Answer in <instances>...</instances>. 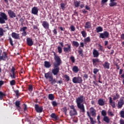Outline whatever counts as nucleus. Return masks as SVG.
<instances>
[{
	"label": "nucleus",
	"mask_w": 124,
	"mask_h": 124,
	"mask_svg": "<svg viewBox=\"0 0 124 124\" xmlns=\"http://www.w3.org/2000/svg\"><path fill=\"white\" fill-rule=\"evenodd\" d=\"M52 53H53L54 60L55 62L53 63L54 69L52 70V73L56 76L58 75L60 72V65L62 64V59L55 52L53 51Z\"/></svg>",
	"instance_id": "obj_1"
},
{
	"label": "nucleus",
	"mask_w": 124,
	"mask_h": 124,
	"mask_svg": "<svg viewBox=\"0 0 124 124\" xmlns=\"http://www.w3.org/2000/svg\"><path fill=\"white\" fill-rule=\"evenodd\" d=\"M85 99H86V98L84 95H80L76 99V103L78 108L79 109L80 112L83 113V114H85V112H86L85 106L84 105V104H82L83 102L85 101Z\"/></svg>",
	"instance_id": "obj_2"
},
{
	"label": "nucleus",
	"mask_w": 124,
	"mask_h": 124,
	"mask_svg": "<svg viewBox=\"0 0 124 124\" xmlns=\"http://www.w3.org/2000/svg\"><path fill=\"white\" fill-rule=\"evenodd\" d=\"M45 77L47 79H48V81L50 82L52 85H54L57 83V84H62V80H60L58 81H57L56 79L54 78V77L52 74H50V72L46 73L45 74Z\"/></svg>",
	"instance_id": "obj_3"
},
{
	"label": "nucleus",
	"mask_w": 124,
	"mask_h": 124,
	"mask_svg": "<svg viewBox=\"0 0 124 124\" xmlns=\"http://www.w3.org/2000/svg\"><path fill=\"white\" fill-rule=\"evenodd\" d=\"M8 18L7 15L4 13H0V24H5V21H7Z\"/></svg>",
	"instance_id": "obj_4"
},
{
	"label": "nucleus",
	"mask_w": 124,
	"mask_h": 124,
	"mask_svg": "<svg viewBox=\"0 0 124 124\" xmlns=\"http://www.w3.org/2000/svg\"><path fill=\"white\" fill-rule=\"evenodd\" d=\"M72 81L74 84H82L83 79L81 77H75L73 78Z\"/></svg>",
	"instance_id": "obj_5"
},
{
	"label": "nucleus",
	"mask_w": 124,
	"mask_h": 124,
	"mask_svg": "<svg viewBox=\"0 0 124 124\" xmlns=\"http://www.w3.org/2000/svg\"><path fill=\"white\" fill-rule=\"evenodd\" d=\"M124 105V97L122 96L121 97L120 99H119V101L117 103V107L118 109H121L123 108V106Z\"/></svg>",
	"instance_id": "obj_6"
},
{
	"label": "nucleus",
	"mask_w": 124,
	"mask_h": 124,
	"mask_svg": "<svg viewBox=\"0 0 124 124\" xmlns=\"http://www.w3.org/2000/svg\"><path fill=\"white\" fill-rule=\"evenodd\" d=\"M65 47H63V50L65 53H69L71 52V44H67L65 45Z\"/></svg>",
	"instance_id": "obj_7"
},
{
	"label": "nucleus",
	"mask_w": 124,
	"mask_h": 124,
	"mask_svg": "<svg viewBox=\"0 0 124 124\" xmlns=\"http://www.w3.org/2000/svg\"><path fill=\"white\" fill-rule=\"evenodd\" d=\"M109 33L107 31H105L103 33H100L99 38H102L104 39L105 38H108L109 37Z\"/></svg>",
	"instance_id": "obj_8"
},
{
	"label": "nucleus",
	"mask_w": 124,
	"mask_h": 124,
	"mask_svg": "<svg viewBox=\"0 0 124 124\" xmlns=\"http://www.w3.org/2000/svg\"><path fill=\"white\" fill-rule=\"evenodd\" d=\"M34 108L37 113H42L43 111V107H40L39 105H38V104H35L34 106Z\"/></svg>",
	"instance_id": "obj_9"
},
{
	"label": "nucleus",
	"mask_w": 124,
	"mask_h": 124,
	"mask_svg": "<svg viewBox=\"0 0 124 124\" xmlns=\"http://www.w3.org/2000/svg\"><path fill=\"white\" fill-rule=\"evenodd\" d=\"M7 12L10 18H11L12 19L13 18H16V14L13 11L8 10Z\"/></svg>",
	"instance_id": "obj_10"
},
{
	"label": "nucleus",
	"mask_w": 124,
	"mask_h": 124,
	"mask_svg": "<svg viewBox=\"0 0 124 124\" xmlns=\"http://www.w3.org/2000/svg\"><path fill=\"white\" fill-rule=\"evenodd\" d=\"M15 67H12V69L11 70V72L12 74H10V77L12 79H15L16 78V73H15Z\"/></svg>",
	"instance_id": "obj_11"
},
{
	"label": "nucleus",
	"mask_w": 124,
	"mask_h": 124,
	"mask_svg": "<svg viewBox=\"0 0 124 124\" xmlns=\"http://www.w3.org/2000/svg\"><path fill=\"white\" fill-rule=\"evenodd\" d=\"M42 25L45 30H49L50 29V24L47 21H43Z\"/></svg>",
	"instance_id": "obj_12"
},
{
	"label": "nucleus",
	"mask_w": 124,
	"mask_h": 124,
	"mask_svg": "<svg viewBox=\"0 0 124 124\" xmlns=\"http://www.w3.org/2000/svg\"><path fill=\"white\" fill-rule=\"evenodd\" d=\"M6 59H8L7 53L6 52H3L2 56H0V61H6Z\"/></svg>",
	"instance_id": "obj_13"
},
{
	"label": "nucleus",
	"mask_w": 124,
	"mask_h": 124,
	"mask_svg": "<svg viewBox=\"0 0 124 124\" xmlns=\"http://www.w3.org/2000/svg\"><path fill=\"white\" fill-rule=\"evenodd\" d=\"M108 99L109 102L111 107H112V108H116V103L115 102V101H113V99H112V97H109Z\"/></svg>",
	"instance_id": "obj_14"
},
{
	"label": "nucleus",
	"mask_w": 124,
	"mask_h": 124,
	"mask_svg": "<svg viewBox=\"0 0 124 124\" xmlns=\"http://www.w3.org/2000/svg\"><path fill=\"white\" fill-rule=\"evenodd\" d=\"M90 112L92 114V117H95L96 116V110L93 107H91L90 108Z\"/></svg>",
	"instance_id": "obj_15"
},
{
	"label": "nucleus",
	"mask_w": 124,
	"mask_h": 124,
	"mask_svg": "<svg viewBox=\"0 0 124 124\" xmlns=\"http://www.w3.org/2000/svg\"><path fill=\"white\" fill-rule=\"evenodd\" d=\"M69 115L71 117H73V116H77L78 115V112L76 109L70 110L69 111Z\"/></svg>",
	"instance_id": "obj_16"
},
{
	"label": "nucleus",
	"mask_w": 124,
	"mask_h": 124,
	"mask_svg": "<svg viewBox=\"0 0 124 124\" xmlns=\"http://www.w3.org/2000/svg\"><path fill=\"white\" fill-rule=\"evenodd\" d=\"M92 62L93 66H96V65H97V63L101 62V61L99 60L98 58L93 59L92 60Z\"/></svg>",
	"instance_id": "obj_17"
},
{
	"label": "nucleus",
	"mask_w": 124,
	"mask_h": 124,
	"mask_svg": "<svg viewBox=\"0 0 124 124\" xmlns=\"http://www.w3.org/2000/svg\"><path fill=\"white\" fill-rule=\"evenodd\" d=\"M11 36L14 39H20V35L15 32H12Z\"/></svg>",
	"instance_id": "obj_18"
},
{
	"label": "nucleus",
	"mask_w": 124,
	"mask_h": 124,
	"mask_svg": "<svg viewBox=\"0 0 124 124\" xmlns=\"http://www.w3.org/2000/svg\"><path fill=\"white\" fill-rule=\"evenodd\" d=\"M31 13L34 15H37L38 14V8L37 7H33L31 9Z\"/></svg>",
	"instance_id": "obj_19"
},
{
	"label": "nucleus",
	"mask_w": 124,
	"mask_h": 124,
	"mask_svg": "<svg viewBox=\"0 0 124 124\" xmlns=\"http://www.w3.org/2000/svg\"><path fill=\"white\" fill-rule=\"evenodd\" d=\"M27 43L28 46H32L33 45V41H32V39L31 38H27Z\"/></svg>",
	"instance_id": "obj_20"
},
{
	"label": "nucleus",
	"mask_w": 124,
	"mask_h": 124,
	"mask_svg": "<svg viewBox=\"0 0 124 124\" xmlns=\"http://www.w3.org/2000/svg\"><path fill=\"white\" fill-rule=\"evenodd\" d=\"M87 114L89 118L90 119V124H95L96 122L93 120V118L91 116V115L90 114V112L89 111L87 112Z\"/></svg>",
	"instance_id": "obj_21"
},
{
	"label": "nucleus",
	"mask_w": 124,
	"mask_h": 124,
	"mask_svg": "<svg viewBox=\"0 0 124 124\" xmlns=\"http://www.w3.org/2000/svg\"><path fill=\"white\" fill-rule=\"evenodd\" d=\"M93 58H98L99 57V52L95 49L93 50Z\"/></svg>",
	"instance_id": "obj_22"
},
{
	"label": "nucleus",
	"mask_w": 124,
	"mask_h": 124,
	"mask_svg": "<svg viewBox=\"0 0 124 124\" xmlns=\"http://www.w3.org/2000/svg\"><path fill=\"white\" fill-rule=\"evenodd\" d=\"M85 29H91L92 28V23L90 21H87L84 26Z\"/></svg>",
	"instance_id": "obj_23"
},
{
	"label": "nucleus",
	"mask_w": 124,
	"mask_h": 124,
	"mask_svg": "<svg viewBox=\"0 0 124 124\" xmlns=\"http://www.w3.org/2000/svg\"><path fill=\"white\" fill-rule=\"evenodd\" d=\"M98 103L100 106H104L105 104V101H104L103 99H99L98 100Z\"/></svg>",
	"instance_id": "obj_24"
},
{
	"label": "nucleus",
	"mask_w": 124,
	"mask_h": 124,
	"mask_svg": "<svg viewBox=\"0 0 124 124\" xmlns=\"http://www.w3.org/2000/svg\"><path fill=\"white\" fill-rule=\"evenodd\" d=\"M44 66H45V67H46V68H50V67L51 66L50 62L45 61L44 62Z\"/></svg>",
	"instance_id": "obj_25"
},
{
	"label": "nucleus",
	"mask_w": 124,
	"mask_h": 124,
	"mask_svg": "<svg viewBox=\"0 0 124 124\" xmlns=\"http://www.w3.org/2000/svg\"><path fill=\"white\" fill-rule=\"evenodd\" d=\"M15 105L16 106V108H17L18 110H20V109H21V107L20 106V105H21V102H20V101H16Z\"/></svg>",
	"instance_id": "obj_26"
},
{
	"label": "nucleus",
	"mask_w": 124,
	"mask_h": 124,
	"mask_svg": "<svg viewBox=\"0 0 124 124\" xmlns=\"http://www.w3.org/2000/svg\"><path fill=\"white\" fill-rule=\"evenodd\" d=\"M103 66L107 69L110 68V63L107 62H105L104 64H103Z\"/></svg>",
	"instance_id": "obj_27"
},
{
	"label": "nucleus",
	"mask_w": 124,
	"mask_h": 124,
	"mask_svg": "<svg viewBox=\"0 0 124 124\" xmlns=\"http://www.w3.org/2000/svg\"><path fill=\"white\" fill-rule=\"evenodd\" d=\"M72 71L73 72H75V73H78V72H79V68L76 65L74 66L72 68Z\"/></svg>",
	"instance_id": "obj_28"
},
{
	"label": "nucleus",
	"mask_w": 124,
	"mask_h": 124,
	"mask_svg": "<svg viewBox=\"0 0 124 124\" xmlns=\"http://www.w3.org/2000/svg\"><path fill=\"white\" fill-rule=\"evenodd\" d=\"M113 100H118L120 98V94L118 93H116L115 95L112 96Z\"/></svg>",
	"instance_id": "obj_29"
},
{
	"label": "nucleus",
	"mask_w": 124,
	"mask_h": 124,
	"mask_svg": "<svg viewBox=\"0 0 124 124\" xmlns=\"http://www.w3.org/2000/svg\"><path fill=\"white\" fill-rule=\"evenodd\" d=\"M110 3H109V5L111 7H113V6H115V5H117V2H114L115 0H110Z\"/></svg>",
	"instance_id": "obj_30"
},
{
	"label": "nucleus",
	"mask_w": 124,
	"mask_h": 124,
	"mask_svg": "<svg viewBox=\"0 0 124 124\" xmlns=\"http://www.w3.org/2000/svg\"><path fill=\"white\" fill-rule=\"evenodd\" d=\"M103 121H105L106 124H109L110 123V118L108 116H105L103 118Z\"/></svg>",
	"instance_id": "obj_31"
},
{
	"label": "nucleus",
	"mask_w": 124,
	"mask_h": 124,
	"mask_svg": "<svg viewBox=\"0 0 124 124\" xmlns=\"http://www.w3.org/2000/svg\"><path fill=\"white\" fill-rule=\"evenodd\" d=\"M96 31L98 33V32H101V31H103V28L101 26H98L96 28Z\"/></svg>",
	"instance_id": "obj_32"
},
{
	"label": "nucleus",
	"mask_w": 124,
	"mask_h": 124,
	"mask_svg": "<svg viewBox=\"0 0 124 124\" xmlns=\"http://www.w3.org/2000/svg\"><path fill=\"white\" fill-rule=\"evenodd\" d=\"M50 117H51L52 119H54L56 121H58V120H59L58 116L54 113H51Z\"/></svg>",
	"instance_id": "obj_33"
},
{
	"label": "nucleus",
	"mask_w": 124,
	"mask_h": 124,
	"mask_svg": "<svg viewBox=\"0 0 124 124\" xmlns=\"http://www.w3.org/2000/svg\"><path fill=\"white\" fill-rule=\"evenodd\" d=\"M48 98L49 100L53 101L55 99V96L54 95V94L50 93L48 94Z\"/></svg>",
	"instance_id": "obj_34"
},
{
	"label": "nucleus",
	"mask_w": 124,
	"mask_h": 124,
	"mask_svg": "<svg viewBox=\"0 0 124 124\" xmlns=\"http://www.w3.org/2000/svg\"><path fill=\"white\" fill-rule=\"evenodd\" d=\"M73 46H74L75 47H76L77 48L79 47V43L77 41H73L72 43Z\"/></svg>",
	"instance_id": "obj_35"
},
{
	"label": "nucleus",
	"mask_w": 124,
	"mask_h": 124,
	"mask_svg": "<svg viewBox=\"0 0 124 124\" xmlns=\"http://www.w3.org/2000/svg\"><path fill=\"white\" fill-rule=\"evenodd\" d=\"M6 94L0 91V100H2L3 97L6 96Z\"/></svg>",
	"instance_id": "obj_36"
},
{
	"label": "nucleus",
	"mask_w": 124,
	"mask_h": 124,
	"mask_svg": "<svg viewBox=\"0 0 124 124\" xmlns=\"http://www.w3.org/2000/svg\"><path fill=\"white\" fill-rule=\"evenodd\" d=\"M80 3H81V2L80 1H74V4L75 7H79V6H80Z\"/></svg>",
	"instance_id": "obj_37"
},
{
	"label": "nucleus",
	"mask_w": 124,
	"mask_h": 124,
	"mask_svg": "<svg viewBox=\"0 0 124 124\" xmlns=\"http://www.w3.org/2000/svg\"><path fill=\"white\" fill-rule=\"evenodd\" d=\"M61 7L63 11L65 10V6L66 4L64 3H61Z\"/></svg>",
	"instance_id": "obj_38"
},
{
	"label": "nucleus",
	"mask_w": 124,
	"mask_h": 124,
	"mask_svg": "<svg viewBox=\"0 0 124 124\" xmlns=\"http://www.w3.org/2000/svg\"><path fill=\"white\" fill-rule=\"evenodd\" d=\"M88 42H91V38L90 37H87L86 38L84 39V44H87Z\"/></svg>",
	"instance_id": "obj_39"
},
{
	"label": "nucleus",
	"mask_w": 124,
	"mask_h": 124,
	"mask_svg": "<svg viewBox=\"0 0 124 124\" xmlns=\"http://www.w3.org/2000/svg\"><path fill=\"white\" fill-rule=\"evenodd\" d=\"M4 35L3 29L0 27V37L3 36Z\"/></svg>",
	"instance_id": "obj_40"
},
{
	"label": "nucleus",
	"mask_w": 124,
	"mask_h": 124,
	"mask_svg": "<svg viewBox=\"0 0 124 124\" xmlns=\"http://www.w3.org/2000/svg\"><path fill=\"white\" fill-rule=\"evenodd\" d=\"M101 114H102V116H103V117H106L107 115V112H106V110H103L101 111Z\"/></svg>",
	"instance_id": "obj_41"
},
{
	"label": "nucleus",
	"mask_w": 124,
	"mask_h": 124,
	"mask_svg": "<svg viewBox=\"0 0 124 124\" xmlns=\"http://www.w3.org/2000/svg\"><path fill=\"white\" fill-rule=\"evenodd\" d=\"M10 84L11 86H15V85L16 84V81H15V80L13 79L10 81Z\"/></svg>",
	"instance_id": "obj_42"
},
{
	"label": "nucleus",
	"mask_w": 124,
	"mask_h": 124,
	"mask_svg": "<svg viewBox=\"0 0 124 124\" xmlns=\"http://www.w3.org/2000/svg\"><path fill=\"white\" fill-rule=\"evenodd\" d=\"M51 104L53 107H56L58 106V103H57V101H52L51 103Z\"/></svg>",
	"instance_id": "obj_43"
},
{
	"label": "nucleus",
	"mask_w": 124,
	"mask_h": 124,
	"mask_svg": "<svg viewBox=\"0 0 124 124\" xmlns=\"http://www.w3.org/2000/svg\"><path fill=\"white\" fill-rule=\"evenodd\" d=\"M9 40L10 41V43L11 46H14V44H13V40H12V38L11 37H9Z\"/></svg>",
	"instance_id": "obj_44"
},
{
	"label": "nucleus",
	"mask_w": 124,
	"mask_h": 124,
	"mask_svg": "<svg viewBox=\"0 0 124 124\" xmlns=\"http://www.w3.org/2000/svg\"><path fill=\"white\" fill-rule=\"evenodd\" d=\"M57 49H58V53L59 54H62V47L58 46Z\"/></svg>",
	"instance_id": "obj_45"
},
{
	"label": "nucleus",
	"mask_w": 124,
	"mask_h": 124,
	"mask_svg": "<svg viewBox=\"0 0 124 124\" xmlns=\"http://www.w3.org/2000/svg\"><path fill=\"white\" fill-rule=\"evenodd\" d=\"M28 90L30 93H31L32 92V90H33V88L32 87V85H29L28 87Z\"/></svg>",
	"instance_id": "obj_46"
},
{
	"label": "nucleus",
	"mask_w": 124,
	"mask_h": 124,
	"mask_svg": "<svg viewBox=\"0 0 124 124\" xmlns=\"http://www.w3.org/2000/svg\"><path fill=\"white\" fill-rule=\"evenodd\" d=\"M28 29V27H23L22 28H21L20 30V31H27V29Z\"/></svg>",
	"instance_id": "obj_47"
},
{
	"label": "nucleus",
	"mask_w": 124,
	"mask_h": 124,
	"mask_svg": "<svg viewBox=\"0 0 124 124\" xmlns=\"http://www.w3.org/2000/svg\"><path fill=\"white\" fill-rule=\"evenodd\" d=\"M108 116H114V113L112 112V110L111 109H108Z\"/></svg>",
	"instance_id": "obj_48"
},
{
	"label": "nucleus",
	"mask_w": 124,
	"mask_h": 124,
	"mask_svg": "<svg viewBox=\"0 0 124 124\" xmlns=\"http://www.w3.org/2000/svg\"><path fill=\"white\" fill-rule=\"evenodd\" d=\"M64 78L66 79L67 82L70 81V78L67 75H64Z\"/></svg>",
	"instance_id": "obj_49"
},
{
	"label": "nucleus",
	"mask_w": 124,
	"mask_h": 124,
	"mask_svg": "<svg viewBox=\"0 0 124 124\" xmlns=\"http://www.w3.org/2000/svg\"><path fill=\"white\" fill-rule=\"evenodd\" d=\"M81 34L83 37H86V36H87V32H86V31H81Z\"/></svg>",
	"instance_id": "obj_50"
},
{
	"label": "nucleus",
	"mask_w": 124,
	"mask_h": 124,
	"mask_svg": "<svg viewBox=\"0 0 124 124\" xmlns=\"http://www.w3.org/2000/svg\"><path fill=\"white\" fill-rule=\"evenodd\" d=\"M62 110H63V112L65 113V115H66L67 113V108H66V107H65L62 108Z\"/></svg>",
	"instance_id": "obj_51"
},
{
	"label": "nucleus",
	"mask_w": 124,
	"mask_h": 124,
	"mask_svg": "<svg viewBox=\"0 0 124 124\" xmlns=\"http://www.w3.org/2000/svg\"><path fill=\"white\" fill-rule=\"evenodd\" d=\"M15 93L16 96H17V97L20 96V93L19 92V90H16L15 91Z\"/></svg>",
	"instance_id": "obj_52"
},
{
	"label": "nucleus",
	"mask_w": 124,
	"mask_h": 124,
	"mask_svg": "<svg viewBox=\"0 0 124 124\" xmlns=\"http://www.w3.org/2000/svg\"><path fill=\"white\" fill-rule=\"evenodd\" d=\"M70 59L71 62H73V63L75 62V58L74 57V56H71Z\"/></svg>",
	"instance_id": "obj_53"
},
{
	"label": "nucleus",
	"mask_w": 124,
	"mask_h": 124,
	"mask_svg": "<svg viewBox=\"0 0 124 124\" xmlns=\"http://www.w3.org/2000/svg\"><path fill=\"white\" fill-rule=\"evenodd\" d=\"M120 116L121 118L124 119V110H121L120 111Z\"/></svg>",
	"instance_id": "obj_54"
},
{
	"label": "nucleus",
	"mask_w": 124,
	"mask_h": 124,
	"mask_svg": "<svg viewBox=\"0 0 124 124\" xmlns=\"http://www.w3.org/2000/svg\"><path fill=\"white\" fill-rule=\"evenodd\" d=\"M52 32L53 33V34L57 35L58 34V31H57V29H54L52 31Z\"/></svg>",
	"instance_id": "obj_55"
},
{
	"label": "nucleus",
	"mask_w": 124,
	"mask_h": 124,
	"mask_svg": "<svg viewBox=\"0 0 124 124\" xmlns=\"http://www.w3.org/2000/svg\"><path fill=\"white\" fill-rule=\"evenodd\" d=\"M78 52L79 55H80L82 57V56H83V49H82V48H80V50H79Z\"/></svg>",
	"instance_id": "obj_56"
},
{
	"label": "nucleus",
	"mask_w": 124,
	"mask_h": 124,
	"mask_svg": "<svg viewBox=\"0 0 124 124\" xmlns=\"http://www.w3.org/2000/svg\"><path fill=\"white\" fill-rule=\"evenodd\" d=\"M70 29H71V31H75V27L74 26L72 25L70 26Z\"/></svg>",
	"instance_id": "obj_57"
},
{
	"label": "nucleus",
	"mask_w": 124,
	"mask_h": 124,
	"mask_svg": "<svg viewBox=\"0 0 124 124\" xmlns=\"http://www.w3.org/2000/svg\"><path fill=\"white\" fill-rule=\"evenodd\" d=\"M99 71V70H98V69L97 68H94L93 69V73L94 74H96V73H97V72H98Z\"/></svg>",
	"instance_id": "obj_58"
},
{
	"label": "nucleus",
	"mask_w": 124,
	"mask_h": 124,
	"mask_svg": "<svg viewBox=\"0 0 124 124\" xmlns=\"http://www.w3.org/2000/svg\"><path fill=\"white\" fill-rule=\"evenodd\" d=\"M80 46H79V49H80V48H81V47L82 48H84V46H85V44L83 42L80 43Z\"/></svg>",
	"instance_id": "obj_59"
},
{
	"label": "nucleus",
	"mask_w": 124,
	"mask_h": 124,
	"mask_svg": "<svg viewBox=\"0 0 124 124\" xmlns=\"http://www.w3.org/2000/svg\"><path fill=\"white\" fill-rule=\"evenodd\" d=\"M88 78H89V76H88V74H85L83 76L84 80H86V79H88Z\"/></svg>",
	"instance_id": "obj_60"
},
{
	"label": "nucleus",
	"mask_w": 124,
	"mask_h": 124,
	"mask_svg": "<svg viewBox=\"0 0 124 124\" xmlns=\"http://www.w3.org/2000/svg\"><path fill=\"white\" fill-rule=\"evenodd\" d=\"M22 36H27V34H28V33H27V31H23L22 33H21Z\"/></svg>",
	"instance_id": "obj_61"
},
{
	"label": "nucleus",
	"mask_w": 124,
	"mask_h": 124,
	"mask_svg": "<svg viewBox=\"0 0 124 124\" xmlns=\"http://www.w3.org/2000/svg\"><path fill=\"white\" fill-rule=\"evenodd\" d=\"M19 22H20L21 23H24V22H25V18H24V17H21V18L19 19Z\"/></svg>",
	"instance_id": "obj_62"
},
{
	"label": "nucleus",
	"mask_w": 124,
	"mask_h": 124,
	"mask_svg": "<svg viewBox=\"0 0 124 124\" xmlns=\"http://www.w3.org/2000/svg\"><path fill=\"white\" fill-rule=\"evenodd\" d=\"M120 124H124V119L120 120Z\"/></svg>",
	"instance_id": "obj_63"
},
{
	"label": "nucleus",
	"mask_w": 124,
	"mask_h": 124,
	"mask_svg": "<svg viewBox=\"0 0 124 124\" xmlns=\"http://www.w3.org/2000/svg\"><path fill=\"white\" fill-rule=\"evenodd\" d=\"M121 39H123V40H124V33H123L122 34H121Z\"/></svg>",
	"instance_id": "obj_64"
}]
</instances>
